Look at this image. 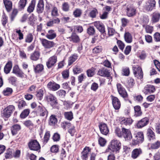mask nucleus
<instances>
[{"label":"nucleus","instance_id":"1","mask_svg":"<svg viewBox=\"0 0 160 160\" xmlns=\"http://www.w3.org/2000/svg\"><path fill=\"white\" fill-rule=\"evenodd\" d=\"M121 144L119 140L114 139L111 141L110 144L106 150V152H118L121 148Z\"/></svg>","mask_w":160,"mask_h":160},{"label":"nucleus","instance_id":"2","mask_svg":"<svg viewBox=\"0 0 160 160\" xmlns=\"http://www.w3.org/2000/svg\"><path fill=\"white\" fill-rule=\"evenodd\" d=\"M15 109L14 106L12 105H9L2 112V116L6 120V118H8L10 117Z\"/></svg>","mask_w":160,"mask_h":160},{"label":"nucleus","instance_id":"3","mask_svg":"<svg viewBox=\"0 0 160 160\" xmlns=\"http://www.w3.org/2000/svg\"><path fill=\"white\" fill-rule=\"evenodd\" d=\"M134 138L132 139L130 144L135 145L142 142L144 141V136L142 132H138L134 134Z\"/></svg>","mask_w":160,"mask_h":160},{"label":"nucleus","instance_id":"4","mask_svg":"<svg viewBox=\"0 0 160 160\" xmlns=\"http://www.w3.org/2000/svg\"><path fill=\"white\" fill-rule=\"evenodd\" d=\"M133 73L136 77L141 79L143 77V73L141 68L138 65H134L132 67Z\"/></svg>","mask_w":160,"mask_h":160},{"label":"nucleus","instance_id":"5","mask_svg":"<svg viewBox=\"0 0 160 160\" xmlns=\"http://www.w3.org/2000/svg\"><path fill=\"white\" fill-rule=\"evenodd\" d=\"M28 146L31 150L38 151L40 148V144L37 140H32L28 143Z\"/></svg>","mask_w":160,"mask_h":160},{"label":"nucleus","instance_id":"6","mask_svg":"<svg viewBox=\"0 0 160 160\" xmlns=\"http://www.w3.org/2000/svg\"><path fill=\"white\" fill-rule=\"evenodd\" d=\"M46 98L47 101L52 107L58 108L57 105L58 104V102L57 98L55 96L50 94L46 97Z\"/></svg>","mask_w":160,"mask_h":160},{"label":"nucleus","instance_id":"7","mask_svg":"<svg viewBox=\"0 0 160 160\" xmlns=\"http://www.w3.org/2000/svg\"><path fill=\"white\" fill-rule=\"evenodd\" d=\"M37 110L38 113L40 116L44 117L45 118L47 117L48 112L47 109L40 103V105L38 106Z\"/></svg>","mask_w":160,"mask_h":160},{"label":"nucleus","instance_id":"8","mask_svg":"<svg viewBox=\"0 0 160 160\" xmlns=\"http://www.w3.org/2000/svg\"><path fill=\"white\" fill-rule=\"evenodd\" d=\"M135 8L132 6H128L126 8V12L128 17H133L136 13Z\"/></svg>","mask_w":160,"mask_h":160},{"label":"nucleus","instance_id":"9","mask_svg":"<svg viewBox=\"0 0 160 160\" xmlns=\"http://www.w3.org/2000/svg\"><path fill=\"white\" fill-rule=\"evenodd\" d=\"M123 136L127 141H129L132 138V136L130 130L124 128H122Z\"/></svg>","mask_w":160,"mask_h":160},{"label":"nucleus","instance_id":"10","mask_svg":"<svg viewBox=\"0 0 160 160\" xmlns=\"http://www.w3.org/2000/svg\"><path fill=\"white\" fill-rule=\"evenodd\" d=\"M40 41L43 46L45 48H50L55 45V43L53 42L48 41L45 39H41Z\"/></svg>","mask_w":160,"mask_h":160},{"label":"nucleus","instance_id":"11","mask_svg":"<svg viewBox=\"0 0 160 160\" xmlns=\"http://www.w3.org/2000/svg\"><path fill=\"white\" fill-rule=\"evenodd\" d=\"M119 121L121 124L125 125H130L133 122V120L130 118H125L120 117L119 118Z\"/></svg>","mask_w":160,"mask_h":160},{"label":"nucleus","instance_id":"12","mask_svg":"<svg viewBox=\"0 0 160 160\" xmlns=\"http://www.w3.org/2000/svg\"><path fill=\"white\" fill-rule=\"evenodd\" d=\"M117 88L119 94L123 98H126L128 96L127 93L125 88L120 83L117 84Z\"/></svg>","mask_w":160,"mask_h":160},{"label":"nucleus","instance_id":"13","mask_svg":"<svg viewBox=\"0 0 160 160\" xmlns=\"http://www.w3.org/2000/svg\"><path fill=\"white\" fill-rule=\"evenodd\" d=\"M57 61V57L56 56L54 55L49 58L46 63L48 68H51L55 65Z\"/></svg>","mask_w":160,"mask_h":160},{"label":"nucleus","instance_id":"14","mask_svg":"<svg viewBox=\"0 0 160 160\" xmlns=\"http://www.w3.org/2000/svg\"><path fill=\"white\" fill-rule=\"evenodd\" d=\"M91 148L88 147H85L81 152V157L82 160H87L89 153L91 151Z\"/></svg>","mask_w":160,"mask_h":160},{"label":"nucleus","instance_id":"15","mask_svg":"<svg viewBox=\"0 0 160 160\" xmlns=\"http://www.w3.org/2000/svg\"><path fill=\"white\" fill-rule=\"evenodd\" d=\"M156 89L155 87L150 84L146 85L144 88L143 92L145 94L153 93L155 91Z\"/></svg>","mask_w":160,"mask_h":160},{"label":"nucleus","instance_id":"16","mask_svg":"<svg viewBox=\"0 0 160 160\" xmlns=\"http://www.w3.org/2000/svg\"><path fill=\"white\" fill-rule=\"evenodd\" d=\"M149 119L148 118H144L139 121L137 123V126L138 128H141L146 126L149 123Z\"/></svg>","mask_w":160,"mask_h":160},{"label":"nucleus","instance_id":"17","mask_svg":"<svg viewBox=\"0 0 160 160\" xmlns=\"http://www.w3.org/2000/svg\"><path fill=\"white\" fill-rule=\"evenodd\" d=\"M47 87L49 90L52 91H56L60 88V85L53 81L49 82Z\"/></svg>","mask_w":160,"mask_h":160},{"label":"nucleus","instance_id":"18","mask_svg":"<svg viewBox=\"0 0 160 160\" xmlns=\"http://www.w3.org/2000/svg\"><path fill=\"white\" fill-rule=\"evenodd\" d=\"M156 2L155 0H148L146 3V9L148 11H152L155 8Z\"/></svg>","mask_w":160,"mask_h":160},{"label":"nucleus","instance_id":"19","mask_svg":"<svg viewBox=\"0 0 160 160\" xmlns=\"http://www.w3.org/2000/svg\"><path fill=\"white\" fill-rule=\"evenodd\" d=\"M99 128L101 133L103 135H107L109 132V130L107 125L105 123H102L99 125Z\"/></svg>","mask_w":160,"mask_h":160},{"label":"nucleus","instance_id":"20","mask_svg":"<svg viewBox=\"0 0 160 160\" xmlns=\"http://www.w3.org/2000/svg\"><path fill=\"white\" fill-rule=\"evenodd\" d=\"M97 74L103 77H109L110 76V72L108 69L104 68L99 69L98 71Z\"/></svg>","mask_w":160,"mask_h":160},{"label":"nucleus","instance_id":"21","mask_svg":"<svg viewBox=\"0 0 160 160\" xmlns=\"http://www.w3.org/2000/svg\"><path fill=\"white\" fill-rule=\"evenodd\" d=\"M112 104L113 106L116 110L119 109L121 106V103L119 100L116 97L112 96Z\"/></svg>","mask_w":160,"mask_h":160},{"label":"nucleus","instance_id":"22","mask_svg":"<svg viewBox=\"0 0 160 160\" xmlns=\"http://www.w3.org/2000/svg\"><path fill=\"white\" fill-rule=\"evenodd\" d=\"M48 10L51 9V15L52 16H57L58 15L57 8L51 4H48L47 6Z\"/></svg>","mask_w":160,"mask_h":160},{"label":"nucleus","instance_id":"23","mask_svg":"<svg viewBox=\"0 0 160 160\" xmlns=\"http://www.w3.org/2000/svg\"><path fill=\"white\" fill-rule=\"evenodd\" d=\"M12 73L16 74L18 76L22 77L23 76V73L20 69L18 65H15L13 68Z\"/></svg>","mask_w":160,"mask_h":160},{"label":"nucleus","instance_id":"24","mask_svg":"<svg viewBox=\"0 0 160 160\" xmlns=\"http://www.w3.org/2000/svg\"><path fill=\"white\" fill-rule=\"evenodd\" d=\"M142 153V150L140 148H136L133 150L131 153V157L133 159H136Z\"/></svg>","mask_w":160,"mask_h":160},{"label":"nucleus","instance_id":"25","mask_svg":"<svg viewBox=\"0 0 160 160\" xmlns=\"http://www.w3.org/2000/svg\"><path fill=\"white\" fill-rule=\"evenodd\" d=\"M12 62L10 61H9L6 63L4 68V72L6 74L9 73L12 67Z\"/></svg>","mask_w":160,"mask_h":160},{"label":"nucleus","instance_id":"26","mask_svg":"<svg viewBox=\"0 0 160 160\" xmlns=\"http://www.w3.org/2000/svg\"><path fill=\"white\" fill-rule=\"evenodd\" d=\"M70 42L74 43H77L80 40L79 36L75 32L72 33L71 36L68 38Z\"/></svg>","mask_w":160,"mask_h":160},{"label":"nucleus","instance_id":"27","mask_svg":"<svg viewBox=\"0 0 160 160\" xmlns=\"http://www.w3.org/2000/svg\"><path fill=\"white\" fill-rule=\"evenodd\" d=\"M152 21L153 23L158 22L160 19V13L158 12H155L152 15Z\"/></svg>","mask_w":160,"mask_h":160},{"label":"nucleus","instance_id":"28","mask_svg":"<svg viewBox=\"0 0 160 160\" xmlns=\"http://www.w3.org/2000/svg\"><path fill=\"white\" fill-rule=\"evenodd\" d=\"M56 34L53 30H50L48 31L46 35V37L49 39L52 40L55 38L56 37Z\"/></svg>","mask_w":160,"mask_h":160},{"label":"nucleus","instance_id":"29","mask_svg":"<svg viewBox=\"0 0 160 160\" xmlns=\"http://www.w3.org/2000/svg\"><path fill=\"white\" fill-rule=\"evenodd\" d=\"M3 1L7 11L9 12L12 9V2L9 0H3Z\"/></svg>","mask_w":160,"mask_h":160},{"label":"nucleus","instance_id":"30","mask_svg":"<svg viewBox=\"0 0 160 160\" xmlns=\"http://www.w3.org/2000/svg\"><path fill=\"white\" fill-rule=\"evenodd\" d=\"M44 10V4L43 0H39L37 6V10L38 13H41Z\"/></svg>","mask_w":160,"mask_h":160},{"label":"nucleus","instance_id":"31","mask_svg":"<svg viewBox=\"0 0 160 160\" xmlns=\"http://www.w3.org/2000/svg\"><path fill=\"white\" fill-rule=\"evenodd\" d=\"M124 38L125 42L128 43H131L132 41V37L129 32H126L124 33Z\"/></svg>","mask_w":160,"mask_h":160},{"label":"nucleus","instance_id":"32","mask_svg":"<svg viewBox=\"0 0 160 160\" xmlns=\"http://www.w3.org/2000/svg\"><path fill=\"white\" fill-rule=\"evenodd\" d=\"M134 116L137 117L141 116L142 113L141 111V107L139 106H136L134 107Z\"/></svg>","mask_w":160,"mask_h":160},{"label":"nucleus","instance_id":"33","mask_svg":"<svg viewBox=\"0 0 160 160\" xmlns=\"http://www.w3.org/2000/svg\"><path fill=\"white\" fill-rule=\"evenodd\" d=\"M134 84V80L133 78H128L125 82L126 86L128 88H132Z\"/></svg>","mask_w":160,"mask_h":160},{"label":"nucleus","instance_id":"34","mask_svg":"<svg viewBox=\"0 0 160 160\" xmlns=\"http://www.w3.org/2000/svg\"><path fill=\"white\" fill-rule=\"evenodd\" d=\"M21 127L18 124H15L12 126L11 130L12 134L14 135H16L17 132L21 129Z\"/></svg>","mask_w":160,"mask_h":160},{"label":"nucleus","instance_id":"35","mask_svg":"<svg viewBox=\"0 0 160 160\" xmlns=\"http://www.w3.org/2000/svg\"><path fill=\"white\" fill-rule=\"evenodd\" d=\"M78 56L77 54H74L72 55L69 58L68 60V65H70L78 59Z\"/></svg>","mask_w":160,"mask_h":160},{"label":"nucleus","instance_id":"36","mask_svg":"<svg viewBox=\"0 0 160 160\" xmlns=\"http://www.w3.org/2000/svg\"><path fill=\"white\" fill-rule=\"evenodd\" d=\"M27 0H20L18 4V9L21 11L23 9L27 3Z\"/></svg>","mask_w":160,"mask_h":160},{"label":"nucleus","instance_id":"37","mask_svg":"<svg viewBox=\"0 0 160 160\" xmlns=\"http://www.w3.org/2000/svg\"><path fill=\"white\" fill-rule=\"evenodd\" d=\"M40 56V54L38 52L35 51L34 53H32L30 56V58L33 61L38 60Z\"/></svg>","mask_w":160,"mask_h":160},{"label":"nucleus","instance_id":"38","mask_svg":"<svg viewBox=\"0 0 160 160\" xmlns=\"http://www.w3.org/2000/svg\"><path fill=\"white\" fill-rule=\"evenodd\" d=\"M57 122V120L54 115H52L50 117L49 121V124L50 125H54Z\"/></svg>","mask_w":160,"mask_h":160},{"label":"nucleus","instance_id":"39","mask_svg":"<svg viewBox=\"0 0 160 160\" xmlns=\"http://www.w3.org/2000/svg\"><path fill=\"white\" fill-rule=\"evenodd\" d=\"M72 125L69 122L64 121L62 122L61 123L62 128L65 130L67 128H70Z\"/></svg>","mask_w":160,"mask_h":160},{"label":"nucleus","instance_id":"40","mask_svg":"<svg viewBox=\"0 0 160 160\" xmlns=\"http://www.w3.org/2000/svg\"><path fill=\"white\" fill-rule=\"evenodd\" d=\"M34 70L36 73L41 72L43 69V66L42 64H39L34 67Z\"/></svg>","mask_w":160,"mask_h":160},{"label":"nucleus","instance_id":"41","mask_svg":"<svg viewBox=\"0 0 160 160\" xmlns=\"http://www.w3.org/2000/svg\"><path fill=\"white\" fill-rule=\"evenodd\" d=\"M147 134L150 140H153L155 138L154 132L151 129H148L147 130Z\"/></svg>","mask_w":160,"mask_h":160},{"label":"nucleus","instance_id":"42","mask_svg":"<svg viewBox=\"0 0 160 160\" xmlns=\"http://www.w3.org/2000/svg\"><path fill=\"white\" fill-rule=\"evenodd\" d=\"M30 113V110L27 109L24 110L21 113L20 117L22 118H24L27 117Z\"/></svg>","mask_w":160,"mask_h":160},{"label":"nucleus","instance_id":"43","mask_svg":"<svg viewBox=\"0 0 160 160\" xmlns=\"http://www.w3.org/2000/svg\"><path fill=\"white\" fill-rule=\"evenodd\" d=\"M33 38V35L31 33H28L25 39V42H26L30 43L32 42Z\"/></svg>","mask_w":160,"mask_h":160},{"label":"nucleus","instance_id":"44","mask_svg":"<svg viewBox=\"0 0 160 160\" xmlns=\"http://www.w3.org/2000/svg\"><path fill=\"white\" fill-rule=\"evenodd\" d=\"M130 73L129 69L127 67H123L122 70V74L123 76H128Z\"/></svg>","mask_w":160,"mask_h":160},{"label":"nucleus","instance_id":"45","mask_svg":"<svg viewBox=\"0 0 160 160\" xmlns=\"http://www.w3.org/2000/svg\"><path fill=\"white\" fill-rule=\"evenodd\" d=\"M35 0H32V1L31 4L28 8L27 11H28V12H31L33 11L34 9V8L35 7Z\"/></svg>","mask_w":160,"mask_h":160},{"label":"nucleus","instance_id":"46","mask_svg":"<svg viewBox=\"0 0 160 160\" xmlns=\"http://www.w3.org/2000/svg\"><path fill=\"white\" fill-rule=\"evenodd\" d=\"M98 13V11L95 8H94L89 12V16L92 18L96 17L97 14Z\"/></svg>","mask_w":160,"mask_h":160},{"label":"nucleus","instance_id":"47","mask_svg":"<svg viewBox=\"0 0 160 160\" xmlns=\"http://www.w3.org/2000/svg\"><path fill=\"white\" fill-rule=\"evenodd\" d=\"M82 13V10L79 9H76L73 12V15L75 18L80 17Z\"/></svg>","mask_w":160,"mask_h":160},{"label":"nucleus","instance_id":"48","mask_svg":"<svg viewBox=\"0 0 160 160\" xmlns=\"http://www.w3.org/2000/svg\"><path fill=\"white\" fill-rule=\"evenodd\" d=\"M43 94L44 90L40 89L37 92L36 96L39 100H41L43 98Z\"/></svg>","mask_w":160,"mask_h":160},{"label":"nucleus","instance_id":"49","mask_svg":"<svg viewBox=\"0 0 160 160\" xmlns=\"http://www.w3.org/2000/svg\"><path fill=\"white\" fill-rule=\"evenodd\" d=\"M62 9L65 12H68L69 10L70 6L67 2H64L62 4Z\"/></svg>","mask_w":160,"mask_h":160},{"label":"nucleus","instance_id":"50","mask_svg":"<svg viewBox=\"0 0 160 160\" xmlns=\"http://www.w3.org/2000/svg\"><path fill=\"white\" fill-rule=\"evenodd\" d=\"M64 115L65 118L68 120H71L73 118V114L71 112H65Z\"/></svg>","mask_w":160,"mask_h":160},{"label":"nucleus","instance_id":"51","mask_svg":"<svg viewBox=\"0 0 160 160\" xmlns=\"http://www.w3.org/2000/svg\"><path fill=\"white\" fill-rule=\"evenodd\" d=\"M12 92V88H7L3 91V94L4 95H8Z\"/></svg>","mask_w":160,"mask_h":160},{"label":"nucleus","instance_id":"52","mask_svg":"<svg viewBox=\"0 0 160 160\" xmlns=\"http://www.w3.org/2000/svg\"><path fill=\"white\" fill-rule=\"evenodd\" d=\"M8 80L9 83L14 86H16L17 80V79L16 77L13 76H11L8 78Z\"/></svg>","mask_w":160,"mask_h":160},{"label":"nucleus","instance_id":"53","mask_svg":"<svg viewBox=\"0 0 160 160\" xmlns=\"http://www.w3.org/2000/svg\"><path fill=\"white\" fill-rule=\"evenodd\" d=\"M57 94L60 97L64 98L66 94V92L64 90L60 89L57 92Z\"/></svg>","mask_w":160,"mask_h":160},{"label":"nucleus","instance_id":"54","mask_svg":"<svg viewBox=\"0 0 160 160\" xmlns=\"http://www.w3.org/2000/svg\"><path fill=\"white\" fill-rule=\"evenodd\" d=\"M74 30L73 32L81 33L83 31V28L82 26L79 25L74 26Z\"/></svg>","mask_w":160,"mask_h":160},{"label":"nucleus","instance_id":"55","mask_svg":"<svg viewBox=\"0 0 160 160\" xmlns=\"http://www.w3.org/2000/svg\"><path fill=\"white\" fill-rule=\"evenodd\" d=\"M26 106L25 102L23 100H21L18 102V107L20 109H22Z\"/></svg>","mask_w":160,"mask_h":160},{"label":"nucleus","instance_id":"56","mask_svg":"<svg viewBox=\"0 0 160 160\" xmlns=\"http://www.w3.org/2000/svg\"><path fill=\"white\" fill-rule=\"evenodd\" d=\"M95 69L94 68H92L89 69L87 71V74L89 77H91L94 75L95 74Z\"/></svg>","mask_w":160,"mask_h":160},{"label":"nucleus","instance_id":"57","mask_svg":"<svg viewBox=\"0 0 160 160\" xmlns=\"http://www.w3.org/2000/svg\"><path fill=\"white\" fill-rule=\"evenodd\" d=\"M160 147V141H158L152 143L151 146L152 149H157Z\"/></svg>","mask_w":160,"mask_h":160},{"label":"nucleus","instance_id":"58","mask_svg":"<svg viewBox=\"0 0 160 160\" xmlns=\"http://www.w3.org/2000/svg\"><path fill=\"white\" fill-rule=\"evenodd\" d=\"M18 12V10L16 9H14L13 10L11 14L10 15V19L12 21H13Z\"/></svg>","mask_w":160,"mask_h":160},{"label":"nucleus","instance_id":"59","mask_svg":"<svg viewBox=\"0 0 160 160\" xmlns=\"http://www.w3.org/2000/svg\"><path fill=\"white\" fill-rule=\"evenodd\" d=\"M76 132L75 128L73 125L69 128L68 130V132L72 136H73L74 135Z\"/></svg>","mask_w":160,"mask_h":160},{"label":"nucleus","instance_id":"60","mask_svg":"<svg viewBox=\"0 0 160 160\" xmlns=\"http://www.w3.org/2000/svg\"><path fill=\"white\" fill-rule=\"evenodd\" d=\"M87 33L90 35H93L94 34L95 30L94 27L92 26H90L88 28L87 30Z\"/></svg>","mask_w":160,"mask_h":160},{"label":"nucleus","instance_id":"61","mask_svg":"<svg viewBox=\"0 0 160 160\" xmlns=\"http://www.w3.org/2000/svg\"><path fill=\"white\" fill-rule=\"evenodd\" d=\"M50 136V132L48 131L46 132L43 138V141L44 142L46 143L48 142Z\"/></svg>","mask_w":160,"mask_h":160},{"label":"nucleus","instance_id":"62","mask_svg":"<svg viewBox=\"0 0 160 160\" xmlns=\"http://www.w3.org/2000/svg\"><path fill=\"white\" fill-rule=\"evenodd\" d=\"M102 50V47L101 46H97L94 48L93 49V52L94 53H98L100 52Z\"/></svg>","mask_w":160,"mask_h":160},{"label":"nucleus","instance_id":"63","mask_svg":"<svg viewBox=\"0 0 160 160\" xmlns=\"http://www.w3.org/2000/svg\"><path fill=\"white\" fill-rule=\"evenodd\" d=\"M153 38L155 42H160V33L158 32H155L153 35Z\"/></svg>","mask_w":160,"mask_h":160},{"label":"nucleus","instance_id":"64","mask_svg":"<svg viewBox=\"0 0 160 160\" xmlns=\"http://www.w3.org/2000/svg\"><path fill=\"white\" fill-rule=\"evenodd\" d=\"M145 29L147 33H151L153 30V27L147 25L145 26Z\"/></svg>","mask_w":160,"mask_h":160}]
</instances>
